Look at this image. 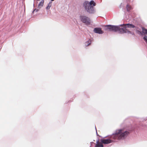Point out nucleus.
<instances>
[{
	"instance_id": "f257e3e1",
	"label": "nucleus",
	"mask_w": 147,
	"mask_h": 147,
	"mask_svg": "<svg viewBox=\"0 0 147 147\" xmlns=\"http://www.w3.org/2000/svg\"><path fill=\"white\" fill-rule=\"evenodd\" d=\"M96 3L93 1L90 2L85 1L83 3V6L86 11L90 13H94L95 10L94 6L96 5Z\"/></svg>"
},
{
	"instance_id": "f03ea898",
	"label": "nucleus",
	"mask_w": 147,
	"mask_h": 147,
	"mask_svg": "<svg viewBox=\"0 0 147 147\" xmlns=\"http://www.w3.org/2000/svg\"><path fill=\"white\" fill-rule=\"evenodd\" d=\"M129 133L128 131H124L122 129L117 130L116 131L115 133L112 136V138L114 139H123L127 136Z\"/></svg>"
},
{
	"instance_id": "7ed1b4c3",
	"label": "nucleus",
	"mask_w": 147,
	"mask_h": 147,
	"mask_svg": "<svg viewBox=\"0 0 147 147\" xmlns=\"http://www.w3.org/2000/svg\"><path fill=\"white\" fill-rule=\"evenodd\" d=\"M121 26L123 27V28H121L120 30V33H128V34H131L132 35H134V32H132L131 31L129 30L128 29H127V28H134L135 27V26L132 24H123L120 25Z\"/></svg>"
},
{
	"instance_id": "20e7f679",
	"label": "nucleus",
	"mask_w": 147,
	"mask_h": 147,
	"mask_svg": "<svg viewBox=\"0 0 147 147\" xmlns=\"http://www.w3.org/2000/svg\"><path fill=\"white\" fill-rule=\"evenodd\" d=\"M81 20L86 24L89 25L90 23V19L88 17L84 16H81L80 17Z\"/></svg>"
},
{
	"instance_id": "39448f33",
	"label": "nucleus",
	"mask_w": 147,
	"mask_h": 147,
	"mask_svg": "<svg viewBox=\"0 0 147 147\" xmlns=\"http://www.w3.org/2000/svg\"><path fill=\"white\" fill-rule=\"evenodd\" d=\"M94 32L96 33L102 34L103 32L101 28H95L94 29Z\"/></svg>"
},
{
	"instance_id": "423d86ee",
	"label": "nucleus",
	"mask_w": 147,
	"mask_h": 147,
	"mask_svg": "<svg viewBox=\"0 0 147 147\" xmlns=\"http://www.w3.org/2000/svg\"><path fill=\"white\" fill-rule=\"evenodd\" d=\"M111 140L110 139H103L101 140V142L104 144H108L112 142Z\"/></svg>"
},
{
	"instance_id": "0eeeda50",
	"label": "nucleus",
	"mask_w": 147,
	"mask_h": 147,
	"mask_svg": "<svg viewBox=\"0 0 147 147\" xmlns=\"http://www.w3.org/2000/svg\"><path fill=\"white\" fill-rule=\"evenodd\" d=\"M121 29V28H120L119 26H113L112 31H119V32L120 33V30Z\"/></svg>"
},
{
	"instance_id": "6e6552de",
	"label": "nucleus",
	"mask_w": 147,
	"mask_h": 147,
	"mask_svg": "<svg viewBox=\"0 0 147 147\" xmlns=\"http://www.w3.org/2000/svg\"><path fill=\"white\" fill-rule=\"evenodd\" d=\"M44 0H42L41 1L38 5V8L40 9L44 5Z\"/></svg>"
},
{
	"instance_id": "1a4fd4ad",
	"label": "nucleus",
	"mask_w": 147,
	"mask_h": 147,
	"mask_svg": "<svg viewBox=\"0 0 147 147\" xmlns=\"http://www.w3.org/2000/svg\"><path fill=\"white\" fill-rule=\"evenodd\" d=\"M103 146L101 143L99 142H98L95 147H103Z\"/></svg>"
},
{
	"instance_id": "9d476101",
	"label": "nucleus",
	"mask_w": 147,
	"mask_h": 147,
	"mask_svg": "<svg viewBox=\"0 0 147 147\" xmlns=\"http://www.w3.org/2000/svg\"><path fill=\"white\" fill-rule=\"evenodd\" d=\"M126 8L127 11H129L131 9H132V8L131 6L129 5L128 4L127 5Z\"/></svg>"
},
{
	"instance_id": "9b49d317",
	"label": "nucleus",
	"mask_w": 147,
	"mask_h": 147,
	"mask_svg": "<svg viewBox=\"0 0 147 147\" xmlns=\"http://www.w3.org/2000/svg\"><path fill=\"white\" fill-rule=\"evenodd\" d=\"M142 33L144 34H146L147 32V30L143 27L142 28Z\"/></svg>"
},
{
	"instance_id": "f8f14e48",
	"label": "nucleus",
	"mask_w": 147,
	"mask_h": 147,
	"mask_svg": "<svg viewBox=\"0 0 147 147\" xmlns=\"http://www.w3.org/2000/svg\"><path fill=\"white\" fill-rule=\"evenodd\" d=\"M113 26V25H107L106 26L108 27V29H109L110 31H112Z\"/></svg>"
},
{
	"instance_id": "ddd939ff",
	"label": "nucleus",
	"mask_w": 147,
	"mask_h": 147,
	"mask_svg": "<svg viewBox=\"0 0 147 147\" xmlns=\"http://www.w3.org/2000/svg\"><path fill=\"white\" fill-rule=\"evenodd\" d=\"M52 5V2H50L48 5V6L46 7V8L47 9H50V7H51Z\"/></svg>"
},
{
	"instance_id": "4468645a",
	"label": "nucleus",
	"mask_w": 147,
	"mask_h": 147,
	"mask_svg": "<svg viewBox=\"0 0 147 147\" xmlns=\"http://www.w3.org/2000/svg\"><path fill=\"white\" fill-rule=\"evenodd\" d=\"M91 40H89L88 41L86 42V43H87L88 44L86 45V46H88L89 45L91 44Z\"/></svg>"
},
{
	"instance_id": "2eb2a0df",
	"label": "nucleus",
	"mask_w": 147,
	"mask_h": 147,
	"mask_svg": "<svg viewBox=\"0 0 147 147\" xmlns=\"http://www.w3.org/2000/svg\"><path fill=\"white\" fill-rule=\"evenodd\" d=\"M136 32L138 34H140L141 35H142V32H141L139 30H136Z\"/></svg>"
},
{
	"instance_id": "dca6fc26",
	"label": "nucleus",
	"mask_w": 147,
	"mask_h": 147,
	"mask_svg": "<svg viewBox=\"0 0 147 147\" xmlns=\"http://www.w3.org/2000/svg\"><path fill=\"white\" fill-rule=\"evenodd\" d=\"M143 39L147 43V36H145L144 38Z\"/></svg>"
},
{
	"instance_id": "f3484780",
	"label": "nucleus",
	"mask_w": 147,
	"mask_h": 147,
	"mask_svg": "<svg viewBox=\"0 0 147 147\" xmlns=\"http://www.w3.org/2000/svg\"><path fill=\"white\" fill-rule=\"evenodd\" d=\"M54 0H51V1H54Z\"/></svg>"
}]
</instances>
